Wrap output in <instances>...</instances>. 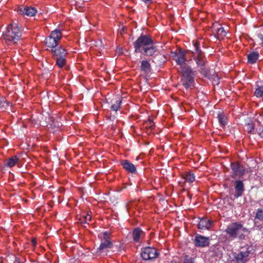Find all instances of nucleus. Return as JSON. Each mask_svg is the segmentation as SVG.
<instances>
[{
	"label": "nucleus",
	"mask_w": 263,
	"mask_h": 263,
	"mask_svg": "<svg viewBox=\"0 0 263 263\" xmlns=\"http://www.w3.org/2000/svg\"><path fill=\"white\" fill-rule=\"evenodd\" d=\"M122 103V100L119 99L117 100L115 103L113 104L111 106V110L117 111L118 110L120 107L121 104Z\"/></svg>",
	"instance_id": "obj_23"
},
{
	"label": "nucleus",
	"mask_w": 263,
	"mask_h": 263,
	"mask_svg": "<svg viewBox=\"0 0 263 263\" xmlns=\"http://www.w3.org/2000/svg\"><path fill=\"white\" fill-rule=\"evenodd\" d=\"M7 166H8L9 167H11L12 165H6Z\"/></svg>",
	"instance_id": "obj_40"
},
{
	"label": "nucleus",
	"mask_w": 263,
	"mask_h": 263,
	"mask_svg": "<svg viewBox=\"0 0 263 263\" xmlns=\"http://www.w3.org/2000/svg\"><path fill=\"white\" fill-rule=\"evenodd\" d=\"M233 171L232 177H241L248 171L244 167L243 165H231Z\"/></svg>",
	"instance_id": "obj_11"
},
{
	"label": "nucleus",
	"mask_w": 263,
	"mask_h": 263,
	"mask_svg": "<svg viewBox=\"0 0 263 263\" xmlns=\"http://www.w3.org/2000/svg\"><path fill=\"white\" fill-rule=\"evenodd\" d=\"M112 246V243L109 239H104V241L101 242L99 248L100 251H102L106 249L111 248Z\"/></svg>",
	"instance_id": "obj_17"
},
{
	"label": "nucleus",
	"mask_w": 263,
	"mask_h": 263,
	"mask_svg": "<svg viewBox=\"0 0 263 263\" xmlns=\"http://www.w3.org/2000/svg\"><path fill=\"white\" fill-rule=\"evenodd\" d=\"M153 44V40L147 35H141L134 43L135 52L141 53L145 47Z\"/></svg>",
	"instance_id": "obj_6"
},
{
	"label": "nucleus",
	"mask_w": 263,
	"mask_h": 263,
	"mask_svg": "<svg viewBox=\"0 0 263 263\" xmlns=\"http://www.w3.org/2000/svg\"><path fill=\"white\" fill-rule=\"evenodd\" d=\"M213 224V221L207 218H202L198 224V228L200 230H209Z\"/></svg>",
	"instance_id": "obj_13"
},
{
	"label": "nucleus",
	"mask_w": 263,
	"mask_h": 263,
	"mask_svg": "<svg viewBox=\"0 0 263 263\" xmlns=\"http://www.w3.org/2000/svg\"><path fill=\"white\" fill-rule=\"evenodd\" d=\"M20 163H21L20 159L16 156H14L9 158L6 164H16Z\"/></svg>",
	"instance_id": "obj_24"
},
{
	"label": "nucleus",
	"mask_w": 263,
	"mask_h": 263,
	"mask_svg": "<svg viewBox=\"0 0 263 263\" xmlns=\"http://www.w3.org/2000/svg\"><path fill=\"white\" fill-rule=\"evenodd\" d=\"M157 51L156 48L152 44L151 45H149L147 47H145V49L143 50V53L146 55L152 56Z\"/></svg>",
	"instance_id": "obj_18"
},
{
	"label": "nucleus",
	"mask_w": 263,
	"mask_h": 263,
	"mask_svg": "<svg viewBox=\"0 0 263 263\" xmlns=\"http://www.w3.org/2000/svg\"><path fill=\"white\" fill-rule=\"evenodd\" d=\"M255 219H258L260 221H263V209H259L257 210Z\"/></svg>",
	"instance_id": "obj_25"
},
{
	"label": "nucleus",
	"mask_w": 263,
	"mask_h": 263,
	"mask_svg": "<svg viewBox=\"0 0 263 263\" xmlns=\"http://www.w3.org/2000/svg\"><path fill=\"white\" fill-rule=\"evenodd\" d=\"M58 42L59 41L58 40H55L50 36L47 37L45 40L46 46L51 48V49L57 47Z\"/></svg>",
	"instance_id": "obj_15"
},
{
	"label": "nucleus",
	"mask_w": 263,
	"mask_h": 263,
	"mask_svg": "<svg viewBox=\"0 0 263 263\" xmlns=\"http://www.w3.org/2000/svg\"><path fill=\"white\" fill-rule=\"evenodd\" d=\"M32 242L33 245L34 246H35V244H36V240H35V239H33L32 240Z\"/></svg>",
	"instance_id": "obj_39"
},
{
	"label": "nucleus",
	"mask_w": 263,
	"mask_h": 263,
	"mask_svg": "<svg viewBox=\"0 0 263 263\" xmlns=\"http://www.w3.org/2000/svg\"><path fill=\"white\" fill-rule=\"evenodd\" d=\"M141 1L145 3H152L153 0H141Z\"/></svg>",
	"instance_id": "obj_37"
},
{
	"label": "nucleus",
	"mask_w": 263,
	"mask_h": 263,
	"mask_svg": "<svg viewBox=\"0 0 263 263\" xmlns=\"http://www.w3.org/2000/svg\"><path fill=\"white\" fill-rule=\"evenodd\" d=\"M234 184L235 190V196L236 197L241 196L245 191L244 184L242 181L241 180H236L235 181Z\"/></svg>",
	"instance_id": "obj_14"
},
{
	"label": "nucleus",
	"mask_w": 263,
	"mask_h": 263,
	"mask_svg": "<svg viewBox=\"0 0 263 263\" xmlns=\"http://www.w3.org/2000/svg\"><path fill=\"white\" fill-rule=\"evenodd\" d=\"M123 166L124 168L129 172L133 173L136 172V168L135 165H123Z\"/></svg>",
	"instance_id": "obj_27"
},
{
	"label": "nucleus",
	"mask_w": 263,
	"mask_h": 263,
	"mask_svg": "<svg viewBox=\"0 0 263 263\" xmlns=\"http://www.w3.org/2000/svg\"><path fill=\"white\" fill-rule=\"evenodd\" d=\"M195 245L197 247H204L209 244V237H205L201 235H197L195 239Z\"/></svg>",
	"instance_id": "obj_12"
},
{
	"label": "nucleus",
	"mask_w": 263,
	"mask_h": 263,
	"mask_svg": "<svg viewBox=\"0 0 263 263\" xmlns=\"http://www.w3.org/2000/svg\"><path fill=\"white\" fill-rule=\"evenodd\" d=\"M4 39L9 43L15 44L21 36V32L16 24L9 25L3 33Z\"/></svg>",
	"instance_id": "obj_2"
},
{
	"label": "nucleus",
	"mask_w": 263,
	"mask_h": 263,
	"mask_svg": "<svg viewBox=\"0 0 263 263\" xmlns=\"http://www.w3.org/2000/svg\"><path fill=\"white\" fill-rule=\"evenodd\" d=\"M146 127H148L151 129L154 126V123L151 120H149L145 123Z\"/></svg>",
	"instance_id": "obj_30"
},
{
	"label": "nucleus",
	"mask_w": 263,
	"mask_h": 263,
	"mask_svg": "<svg viewBox=\"0 0 263 263\" xmlns=\"http://www.w3.org/2000/svg\"><path fill=\"white\" fill-rule=\"evenodd\" d=\"M211 31L215 36L219 40L223 39L227 35V31L221 25L215 23L211 27Z\"/></svg>",
	"instance_id": "obj_8"
},
{
	"label": "nucleus",
	"mask_w": 263,
	"mask_h": 263,
	"mask_svg": "<svg viewBox=\"0 0 263 263\" xmlns=\"http://www.w3.org/2000/svg\"><path fill=\"white\" fill-rule=\"evenodd\" d=\"M183 263H194L193 258L186 256L184 258Z\"/></svg>",
	"instance_id": "obj_32"
},
{
	"label": "nucleus",
	"mask_w": 263,
	"mask_h": 263,
	"mask_svg": "<svg viewBox=\"0 0 263 263\" xmlns=\"http://www.w3.org/2000/svg\"><path fill=\"white\" fill-rule=\"evenodd\" d=\"M259 54L257 52H253L248 55V62L251 64L255 63L258 59Z\"/></svg>",
	"instance_id": "obj_20"
},
{
	"label": "nucleus",
	"mask_w": 263,
	"mask_h": 263,
	"mask_svg": "<svg viewBox=\"0 0 263 263\" xmlns=\"http://www.w3.org/2000/svg\"><path fill=\"white\" fill-rule=\"evenodd\" d=\"M83 215L84 216L85 223H88L91 220V217L89 214L84 213L83 214Z\"/></svg>",
	"instance_id": "obj_31"
},
{
	"label": "nucleus",
	"mask_w": 263,
	"mask_h": 263,
	"mask_svg": "<svg viewBox=\"0 0 263 263\" xmlns=\"http://www.w3.org/2000/svg\"><path fill=\"white\" fill-rule=\"evenodd\" d=\"M79 220L81 223H85L84 216L82 215H80Z\"/></svg>",
	"instance_id": "obj_33"
},
{
	"label": "nucleus",
	"mask_w": 263,
	"mask_h": 263,
	"mask_svg": "<svg viewBox=\"0 0 263 263\" xmlns=\"http://www.w3.org/2000/svg\"><path fill=\"white\" fill-rule=\"evenodd\" d=\"M255 95L257 97L263 96V86L257 88L255 90Z\"/></svg>",
	"instance_id": "obj_28"
},
{
	"label": "nucleus",
	"mask_w": 263,
	"mask_h": 263,
	"mask_svg": "<svg viewBox=\"0 0 263 263\" xmlns=\"http://www.w3.org/2000/svg\"><path fill=\"white\" fill-rule=\"evenodd\" d=\"M51 52L56 59L57 65L62 67L66 64V58L67 52L65 48L62 46L55 47L51 49Z\"/></svg>",
	"instance_id": "obj_4"
},
{
	"label": "nucleus",
	"mask_w": 263,
	"mask_h": 263,
	"mask_svg": "<svg viewBox=\"0 0 263 263\" xmlns=\"http://www.w3.org/2000/svg\"><path fill=\"white\" fill-rule=\"evenodd\" d=\"M259 135L260 137L263 138V129L259 133Z\"/></svg>",
	"instance_id": "obj_38"
},
{
	"label": "nucleus",
	"mask_w": 263,
	"mask_h": 263,
	"mask_svg": "<svg viewBox=\"0 0 263 263\" xmlns=\"http://www.w3.org/2000/svg\"><path fill=\"white\" fill-rule=\"evenodd\" d=\"M104 235V239H109V236L110 235V234L108 232H105L103 234Z\"/></svg>",
	"instance_id": "obj_36"
},
{
	"label": "nucleus",
	"mask_w": 263,
	"mask_h": 263,
	"mask_svg": "<svg viewBox=\"0 0 263 263\" xmlns=\"http://www.w3.org/2000/svg\"><path fill=\"white\" fill-rule=\"evenodd\" d=\"M258 36L261 41L260 45L262 47H263V35L259 34Z\"/></svg>",
	"instance_id": "obj_34"
},
{
	"label": "nucleus",
	"mask_w": 263,
	"mask_h": 263,
	"mask_svg": "<svg viewBox=\"0 0 263 263\" xmlns=\"http://www.w3.org/2000/svg\"><path fill=\"white\" fill-rule=\"evenodd\" d=\"M141 69L145 73L148 72L150 69V64L149 62L147 61H142L141 62Z\"/></svg>",
	"instance_id": "obj_22"
},
{
	"label": "nucleus",
	"mask_w": 263,
	"mask_h": 263,
	"mask_svg": "<svg viewBox=\"0 0 263 263\" xmlns=\"http://www.w3.org/2000/svg\"><path fill=\"white\" fill-rule=\"evenodd\" d=\"M158 255V253L156 250L152 247H145L143 249L141 252V257L145 260L154 259Z\"/></svg>",
	"instance_id": "obj_9"
},
{
	"label": "nucleus",
	"mask_w": 263,
	"mask_h": 263,
	"mask_svg": "<svg viewBox=\"0 0 263 263\" xmlns=\"http://www.w3.org/2000/svg\"><path fill=\"white\" fill-rule=\"evenodd\" d=\"M17 12L28 16H33L37 10L34 7L21 6L18 8Z\"/></svg>",
	"instance_id": "obj_10"
},
{
	"label": "nucleus",
	"mask_w": 263,
	"mask_h": 263,
	"mask_svg": "<svg viewBox=\"0 0 263 263\" xmlns=\"http://www.w3.org/2000/svg\"><path fill=\"white\" fill-rule=\"evenodd\" d=\"M248 229L238 222H233L230 224L226 230V233L230 237L235 238L238 237L240 240L245 239L246 236L245 232H247Z\"/></svg>",
	"instance_id": "obj_3"
},
{
	"label": "nucleus",
	"mask_w": 263,
	"mask_h": 263,
	"mask_svg": "<svg viewBox=\"0 0 263 263\" xmlns=\"http://www.w3.org/2000/svg\"><path fill=\"white\" fill-rule=\"evenodd\" d=\"M218 118L221 124L224 125L226 124V118L224 115H219Z\"/></svg>",
	"instance_id": "obj_29"
},
{
	"label": "nucleus",
	"mask_w": 263,
	"mask_h": 263,
	"mask_svg": "<svg viewBox=\"0 0 263 263\" xmlns=\"http://www.w3.org/2000/svg\"><path fill=\"white\" fill-rule=\"evenodd\" d=\"M182 176L186 182L191 183L195 180V176L191 172H185Z\"/></svg>",
	"instance_id": "obj_19"
},
{
	"label": "nucleus",
	"mask_w": 263,
	"mask_h": 263,
	"mask_svg": "<svg viewBox=\"0 0 263 263\" xmlns=\"http://www.w3.org/2000/svg\"><path fill=\"white\" fill-rule=\"evenodd\" d=\"M171 54L173 60L180 66L182 85L186 88L193 86L194 81L193 72L191 68L186 67L185 64L186 61L185 52L181 49H178L172 52Z\"/></svg>",
	"instance_id": "obj_1"
},
{
	"label": "nucleus",
	"mask_w": 263,
	"mask_h": 263,
	"mask_svg": "<svg viewBox=\"0 0 263 263\" xmlns=\"http://www.w3.org/2000/svg\"><path fill=\"white\" fill-rule=\"evenodd\" d=\"M120 164H124V165H125V164H133L132 163H131L130 162H128L127 160H123L122 161V162H121Z\"/></svg>",
	"instance_id": "obj_35"
},
{
	"label": "nucleus",
	"mask_w": 263,
	"mask_h": 263,
	"mask_svg": "<svg viewBox=\"0 0 263 263\" xmlns=\"http://www.w3.org/2000/svg\"><path fill=\"white\" fill-rule=\"evenodd\" d=\"M245 130L249 133H253L254 130V127L252 123H248L245 126Z\"/></svg>",
	"instance_id": "obj_26"
},
{
	"label": "nucleus",
	"mask_w": 263,
	"mask_h": 263,
	"mask_svg": "<svg viewBox=\"0 0 263 263\" xmlns=\"http://www.w3.org/2000/svg\"><path fill=\"white\" fill-rule=\"evenodd\" d=\"M50 36L59 41L62 38V33L60 30L57 29L51 32Z\"/></svg>",
	"instance_id": "obj_21"
},
{
	"label": "nucleus",
	"mask_w": 263,
	"mask_h": 263,
	"mask_svg": "<svg viewBox=\"0 0 263 263\" xmlns=\"http://www.w3.org/2000/svg\"><path fill=\"white\" fill-rule=\"evenodd\" d=\"M199 43L196 42L194 44L195 51L192 52L193 60L195 61L198 67L202 69L205 64V58L199 47Z\"/></svg>",
	"instance_id": "obj_7"
},
{
	"label": "nucleus",
	"mask_w": 263,
	"mask_h": 263,
	"mask_svg": "<svg viewBox=\"0 0 263 263\" xmlns=\"http://www.w3.org/2000/svg\"><path fill=\"white\" fill-rule=\"evenodd\" d=\"M253 250V248L248 245L241 247L239 252L234 254L236 263H245L249 259V255L252 253Z\"/></svg>",
	"instance_id": "obj_5"
},
{
	"label": "nucleus",
	"mask_w": 263,
	"mask_h": 263,
	"mask_svg": "<svg viewBox=\"0 0 263 263\" xmlns=\"http://www.w3.org/2000/svg\"><path fill=\"white\" fill-rule=\"evenodd\" d=\"M144 232H143L140 228H137L135 229L133 233V237L134 241L138 242L140 237L144 235Z\"/></svg>",
	"instance_id": "obj_16"
}]
</instances>
